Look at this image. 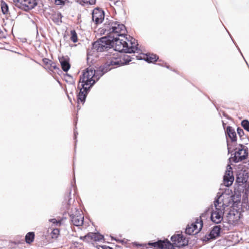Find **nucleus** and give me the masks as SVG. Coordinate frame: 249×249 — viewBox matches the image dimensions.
I'll return each instance as SVG.
<instances>
[{"label": "nucleus", "instance_id": "nucleus-1", "mask_svg": "<svg viewBox=\"0 0 249 249\" xmlns=\"http://www.w3.org/2000/svg\"><path fill=\"white\" fill-rule=\"evenodd\" d=\"M105 32L108 35L110 38L111 48L113 50L119 53H138L140 49L138 47L137 41L134 38L130 37V40H128L129 43L119 37H123L125 34L126 29L125 26L117 21H111L107 24L104 27Z\"/></svg>", "mask_w": 249, "mask_h": 249}, {"label": "nucleus", "instance_id": "nucleus-2", "mask_svg": "<svg viewBox=\"0 0 249 249\" xmlns=\"http://www.w3.org/2000/svg\"><path fill=\"white\" fill-rule=\"evenodd\" d=\"M233 196L227 193H217L213 202L214 208L211 212L210 218L215 224L220 223L223 219L225 209L232 204Z\"/></svg>", "mask_w": 249, "mask_h": 249}, {"label": "nucleus", "instance_id": "nucleus-3", "mask_svg": "<svg viewBox=\"0 0 249 249\" xmlns=\"http://www.w3.org/2000/svg\"><path fill=\"white\" fill-rule=\"evenodd\" d=\"M123 64L120 58L116 57L115 54L112 56L110 55V57L106 62L103 67H101L100 70L95 71L92 68H88L85 72H84L82 76L81 77L86 78V80H95L97 81L100 77L102 76L105 73L108 71L114 68L117 66H120Z\"/></svg>", "mask_w": 249, "mask_h": 249}, {"label": "nucleus", "instance_id": "nucleus-4", "mask_svg": "<svg viewBox=\"0 0 249 249\" xmlns=\"http://www.w3.org/2000/svg\"><path fill=\"white\" fill-rule=\"evenodd\" d=\"M171 243L168 240H158L157 242H149L148 245L151 246L153 249H174V247H180L185 244V238L182 234H178L171 237Z\"/></svg>", "mask_w": 249, "mask_h": 249}, {"label": "nucleus", "instance_id": "nucleus-5", "mask_svg": "<svg viewBox=\"0 0 249 249\" xmlns=\"http://www.w3.org/2000/svg\"><path fill=\"white\" fill-rule=\"evenodd\" d=\"M234 156L230 158L235 163H238L247 159L248 148L243 144H239L234 149Z\"/></svg>", "mask_w": 249, "mask_h": 249}, {"label": "nucleus", "instance_id": "nucleus-6", "mask_svg": "<svg viewBox=\"0 0 249 249\" xmlns=\"http://www.w3.org/2000/svg\"><path fill=\"white\" fill-rule=\"evenodd\" d=\"M107 35L108 36V35ZM111 45L109 37H103L92 44V48L97 52H102L111 49Z\"/></svg>", "mask_w": 249, "mask_h": 249}, {"label": "nucleus", "instance_id": "nucleus-7", "mask_svg": "<svg viewBox=\"0 0 249 249\" xmlns=\"http://www.w3.org/2000/svg\"><path fill=\"white\" fill-rule=\"evenodd\" d=\"M13 2L16 7L25 11L32 9L37 5L36 0H13Z\"/></svg>", "mask_w": 249, "mask_h": 249}, {"label": "nucleus", "instance_id": "nucleus-8", "mask_svg": "<svg viewBox=\"0 0 249 249\" xmlns=\"http://www.w3.org/2000/svg\"><path fill=\"white\" fill-rule=\"evenodd\" d=\"M92 20L96 24L101 23L105 18V13L100 8H95L92 12Z\"/></svg>", "mask_w": 249, "mask_h": 249}, {"label": "nucleus", "instance_id": "nucleus-9", "mask_svg": "<svg viewBox=\"0 0 249 249\" xmlns=\"http://www.w3.org/2000/svg\"><path fill=\"white\" fill-rule=\"evenodd\" d=\"M233 180L232 168L230 165H228L223 178L224 184L225 186L229 187L232 184Z\"/></svg>", "mask_w": 249, "mask_h": 249}, {"label": "nucleus", "instance_id": "nucleus-10", "mask_svg": "<svg viewBox=\"0 0 249 249\" xmlns=\"http://www.w3.org/2000/svg\"><path fill=\"white\" fill-rule=\"evenodd\" d=\"M80 83L81 84H79L78 88L82 89L84 90L89 91V90L91 87L95 84V80H86V78L80 77Z\"/></svg>", "mask_w": 249, "mask_h": 249}, {"label": "nucleus", "instance_id": "nucleus-11", "mask_svg": "<svg viewBox=\"0 0 249 249\" xmlns=\"http://www.w3.org/2000/svg\"><path fill=\"white\" fill-rule=\"evenodd\" d=\"M227 220L230 224H236L240 218V214L237 211H230L227 215Z\"/></svg>", "mask_w": 249, "mask_h": 249}, {"label": "nucleus", "instance_id": "nucleus-12", "mask_svg": "<svg viewBox=\"0 0 249 249\" xmlns=\"http://www.w3.org/2000/svg\"><path fill=\"white\" fill-rule=\"evenodd\" d=\"M71 221L76 226H82L84 222V216L77 211L75 214H71Z\"/></svg>", "mask_w": 249, "mask_h": 249}, {"label": "nucleus", "instance_id": "nucleus-13", "mask_svg": "<svg viewBox=\"0 0 249 249\" xmlns=\"http://www.w3.org/2000/svg\"><path fill=\"white\" fill-rule=\"evenodd\" d=\"M80 238L84 241H89V240H93L95 241H100L103 239L104 236L99 233L90 232Z\"/></svg>", "mask_w": 249, "mask_h": 249}, {"label": "nucleus", "instance_id": "nucleus-14", "mask_svg": "<svg viewBox=\"0 0 249 249\" xmlns=\"http://www.w3.org/2000/svg\"><path fill=\"white\" fill-rule=\"evenodd\" d=\"M221 229V225L214 226L210 233L208 235L209 239H215L220 236V231Z\"/></svg>", "mask_w": 249, "mask_h": 249}, {"label": "nucleus", "instance_id": "nucleus-15", "mask_svg": "<svg viewBox=\"0 0 249 249\" xmlns=\"http://www.w3.org/2000/svg\"><path fill=\"white\" fill-rule=\"evenodd\" d=\"M191 225L192 226V228L196 232V233H198L203 227V221L201 219V216L197 218L195 222L191 224Z\"/></svg>", "mask_w": 249, "mask_h": 249}, {"label": "nucleus", "instance_id": "nucleus-16", "mask_svg": "<svg viewBox=\"0 0 249 249\" xmlns=\"http://www.w3.org/2000/svg\"><path fill=\"white\" fill-rule=\"evenodd\" d=\"M59 60L63 71L65 72L68 71L71 67L69 59L67 57H62L59 58Z\"/></svg>", "mask_w": 249, "mask_h": 249}, {"label": "nucleus", "instance_id": "nucleus-17", "mask_svg": "<svg viewBox=\"0 0 249 249\" xmlns=\"http://www.w3.org/2000/svg\"><path fill=\"white\" fill-rule=\"evenodd\" d=\"M226 133L231 142H236L237 140L236 134L232 127L228 126L227 128Z\"/></svg>", "mask_w": 249, "mask_h": 249}, {"label": "nucleus", "instance_id": "nucleus-18", "mask_svg": "<svg viewBox=\"0 0 249 249\" xmlns=\"http://www.w3.org/2000/svg\"><path fill=\"white\" fill-rule=\"evenodd\" d=\"M88 92L89 91L84 90L82 89H80V91L77 95L78 104H79L80 102H81L82 104L84 103Z\"/></svg>", "mask_w": 249, "mask_h": 249}, {"label": "nucleus", "instance_id": "nucleus-19", "mask_svg": "<svg viewBox=\"0 0 249 249\" xmlns=\"http://www.w3.org/2000/svg\"><path fill=\"white\" fill-rule=\"evenodd\" d=\"M143 59L149 63H153L157 61L158 57L154 54H146Z\"/></svg>", "mask_w": 249, "mask_h": 249}, {"label": "nucleus", "instance_id": "nucleus-20", "mask_svg": "<svg viewBox=\"0 0 249 249\" xmlns=\"http://www.w3.org/2000/svg\"><path fill=\"white\" fill-rule=\"evenodd\" d=\"M62 15L61 13H57L52 16V19L53 22L57 25H60L62 22Z\"/></svg>", "mask_w": 249, "mask_h": 249}, {"label": "nucleus", "instance_id": "nucleus-21", "mask_svg": "<svg viewBox=\"0 0 249 249\" xmlns=\"http://www.w3.org/2000/svg\"><path fill=\"white\" fill-rule=\"evenodd\" d=\"M0 6L2 13L4 15L8 14L9 13V8L7 4L3 0H1Z\"/></svg>", "mask_w": 249, "mask_h": 249}, {"label": "nucleus", "instance_id": "nucleus-22", "mask_svg": "<svg viewBox=\"0 0 249 249\" xmlns=\"http://www.w3.org/2000/svg\"><path fill=\"white\" fill-rule=\"evenodd\" d=\"M35 233L33 232H28L25 236V241L27 243H32L34 239Z\"/></svg>", "mask_w": 249, "mask_h": 249}, {"label": "nucleus", "instance_id": "nucleus-23", "mask_svg": "<svg viewBox=\"0 0 249 249\" xmlns=\"http://www.w3.org/2000/svg\"><path fill=\"white\" fill-rule=\"evenodd\" d=\"M76 1L81 5H93L96 2V0H76Z\"/></svg>", "mask_w": 249, "mask_h": 249}, {"label": "nucleus", "instance_id": "nucleus-24", "mask_svg": "<svg viewBox=\"0 0 249 249\" xmlns=\"http://www.w3.org/2000/svg\"><path fill=\"white\" fill-rule=\"evenodd\" d=\"M185 233L189 235H194L196 234V232L192 228V225H188V227L186 228L185 230Z\"/></svg>", "mask_w": 249, "mask_h": 249}, {"label": "nucleus", "instance_id": "nucleus-25", "mask_svg": "<svg viewBox=\"0 0 249 249\" xmlns=\"http://www.w3.org/2000/svg\"><path fill=\"white\" fill-rule=\"evenodd\" d=\"M242 127L248 132H249V121L247 120H244L241 122Z\"/></svg>", "mask_w": 249, "mask_h": 249}, {"label": "nucleus", "instance_id": "nucleus-26", "mask_svg": "<svg viewBox=\"0 0 249 249\" xmlns=\"http://www.w3.org/2000/svg\"><path fill=\"white\" fill-rule=\"evenodd\" d=\"M71 39L73 42H76L77 41V34L75 30H71Z\"/></svg>", "mask_w": 249, "mask_h": 249}, {"label": "nucleus", "instance_id": "nucleus-27", "mask_svg": "<svg viewBox=\"0 0 249 249\" xmlns=\"http://www.w3.org/2000/svg\"><path fill=\"white\" fill-rule=\"evenodd\" d=\"M59 234V230L58 229H53L51 232V236L53 238H56Z\"/></svg>", "mask_w": 249, "mask_h": 249}, {"label": "nucleus", "instance_id": "nucleus-28", "mask_svg": "<svg viewBox=\"0 0 249 249\" xmlns=\"http://www.w3.org/2000/svg\"><path fill=\"white\" fill-rule=\"evenodd\" d=\"M237 133L238 134V135L241 137L242 136H244V132L243 131V130L240 128V127H238L237 129Z\"/></svg>", "mask_w": 249, "mask_h": 249}, {"label": "nucleus", "instance_id": "nucleus-29", "mask_svg": "<svg viewBox=\"0 0 249 249\" xmlns=\"http://www.w3.org/2000/svg\"><path fill=\"white\" fill-rule=\"evenodd\" d=\"M49 221L50 222H52L54 224H56V225H58V224L60 225L61 224L60 222H58L57 220L55 218L50 219H49Z\"/></svg>", "mask_w": 249, "mask_h": 249}, {"label": "nucleus", "instance_id": "nucleus-30", "mask_svg": "<svg viewBox=\"0 0 249 249\" xmlns=\"http://www.w3.org/2000/svg\"><path fill=\"white\" fill-rule=\"evenodd\" d=\"M51 62L52 61L47 58H44L43 59V62L47 65H50Z\"/></svg>", "mask_w": 249, "mask_h": 249}, {"label": "nucleus", "instance_id": "nucleus-31", "mask_svg": "<svg viewBox=\"0 0 249 249\" xmlns=\"http://www.w3.org/2000/svg\"><path fill=\"white\" fill-rule=\"evenodd\" d=\"M51 68H52L53 69H56L57 67L55 63H53L52 61L51 62V63L50 64V65Z\"/></svg>", "mask_w": 249, "mask_h": 249}, {"label": "nucleus", "instance_id": "nucleus-32", "mask_svg": "<svg viewBox=\"0 0 249 249\" xmlns=\"http://www.w3.org/2000/svg\"><path fill=\"white\" fill-rule=\"evenodd\" d=\"M55 1L57 4H60L61 3H64L63 0H55Z\"/></svg>", "mask_w": 249, "mask_h": 249}, {"label": "nucleus", "instance_id": "nucleus-33", "mask_svg": "<svg viewBox=\"0 0 249 249\" xmlns=\"http://www.w3.org/2000/svg\"><path fill=\"white\" fill-rule=\"evenodd\" d=\"M237 181L239 182H242L243 183H244L246 182V181L245 180V179H242L241 181L240 180V178L238 177L237 178Z\"/></svg>", "mask_w": 249, "mask_h": 249}, {"label": "nucleus", "instance_id": "nucleus-34", "mask_svg": "<svg viewBox=\"0 0 249 249\" xmlns=\"http://www.w3.org/2000/svg\"><path fill=\"white\" fill-rule=\"evenodd\" d=\"M228 152L229 153H231L232 151H231L230 148L229 147V144L228 143Z\"/></svg>", "mask_w": 249, "mask_h": 249}, {"label": "nucleus", "instance_id": "nucleus-35", "mask_svg": "<svg viewBox=\"0 0 249 249\" xmlns=\"http://www.w3.org/2000/svg\"><path fill=\"white\" fill-rule=\"evenodd\" d=\"M77 134H78V133H77V132L74 131V135L75 139L76 138V135H77Z\"/></svg>", "mask_w": 249, "mask_h": 249}, {"label": "nucleus", "instance_id": "nucleus-36", "mask_svg": "<svg viewBox=\"0 0 249 249\" xmlns=\"http://www.w3.org/2000/svg\"><path fill=\"white\" fill-rule=\"evenodd\" d=\"M205 213H207V212H205V213H202L200 216H201V217H203L204 216V215L205 214Z\"/></svg>", "mask_w": 249, "mask_h": 249}, {"label": "nucleus", "instance_id": "nucleus-37", "mask_svg": "<svg viewBox=\"0 0 249 249\" xmlns=\"http://www.w3.org/2000/svg\"><path fill=\"white\" fill-rule=\"evenodd\" d=\"M118 242H121V243H123L124 242V241L123 240H118Z\"/></svg>", "mask_w": 249, "mask_h": 249}, {"label": "nucleus", "instance_id": "nucleus-38", "mask_svg": "<svg viewBox=\"0 0 249 249\" xmlns=\"http://www.w3.org/2000/svg\"><path fill=\"white\" fill-rule=\"evenodd\" d=\"M126 61H127V62H125V63H126L127 62H129V61H131V60H130V59H129V60H126Z\"/></svg>", "mask_w": 249, "mask_h": 249}, {"label": "nucleus", "instance_id": "nucleus-39", "mask_svg": "<svg viewBox=\"0 0 249 249\" xmlns=\"http://www.w3.org/2000/svg\"><path fill=\"white\" fill-rule=\"evenodd\" d=\"M159 65H161V66H163V64H160V63L159 64Z\"/></svg>", "mask_w": 249, "mask_h": 249}, {"label": "nucleus", "instance_id": "nucleus-40", "mask_svg": "<svg viewBox=\"0 0 249 249\" xmlns=\"http://www.w3.org/2000/svg\"><path fill=\"white\" fill-rule=\"evenodd\" d=\"M138 59H142V58L141 57L139 58Z\"/></svg>", "mask_w": 249, "mask_h": 249}, {"label": "nucleus", "instance_id": "nucleus-41", "mask_svg": "<svg viewBox=\"0 0 249 249\" xmlns=\"http://www.w3.org/2000/svg\"><path fill=\"white\" fill-rule=\"evenodd\" d=\"M166 67L167 68H169V66H166Z\"/></svg>", "mask_w": 249, "mask_h": 249}, {"label": "nucleus", "instance_id": "nucleus-42", "mask_svg": "<svg viewBox=\"0 0 249 249\" xmlns=\"http://www.w3.org/2000/svg\"><path fill=\"white\" fill-rule=\"evenodd\" d=\"M114 1H115V2H118V1H117V0H116V1H115V0H114Z\"/></svg>", "mask_w": 249, "mask_h": 249}]
</instances>
